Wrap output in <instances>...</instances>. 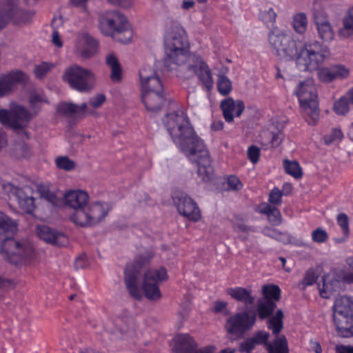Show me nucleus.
I'll return each mask as SVG.
<instances>
[{
	"instance_id": "nucleus-1",
	"label": "nucleus",
	"mask_w": 353,
	"mask_h": 353,
	"mask_svg": "<svg viewBox=\"0 0 353 353\" xmlns=\"http://www.w3.org/2000/svg\"><path fill=\"white\" fill-rule=\"evenodd\" d=\"M165 56L163 62L168 70L174 68L172 64L182 66L188 62L189 73L184 77L188 79L196 75L207 90H211L214 81L211 70L201 56L190 53V46L185 30L175 22H172L165 29L163 39Z\"/></svg>"
},
{
	"instance_id": "nucleus-2",
	"label": "nucleus",
	"mask_w": 353,
	"mask_h": 353,
	"mask_svg": "<svg viewBox=\"0 0 353 353\" xmlns=\"http://www.w3.org/2000/svg\"><path fill=\"white\" fill-rule=\"evenodd\" d=\"M163 123L174 143L190 159L196 157L194 161L198 167V176L203 182L210 181L214 172L210 157L203 140L191 125L188 114L181 109L168 112Z\"/></svg>"
},
{
	"instance_id": "nucleus-3",
	"label": "nucleus",
	"mask_w": 353,
	"mask_h": 353,
	"mask_svg": "<svg viewBox=\"0 0 353 353\" xmlns=\"http://www.w3.org/2000/svg\"><path fill=\"white\" fill-rule=\"evenodd\" d=\"M268 41L280 59H295L296 66L300 71H314L330 54L327 47L316 41L305 42L298 48L293 37L277 28L269 32Z\"/></svg>"
},
{
	"instance_id": "nucleus-4",
	"label": "nucleus",
	"mask_w": 353,
	"mask_h": 353,
	"mask_svg": "<svg viewBox=\"0 0 353 353\" xmlns=\"http://www.w3.org/2000/svg\"><path fill=\"white\" fill-rule=\"evenodd\" d=\"M152 255L144 254L136 256L133 263L124 272V282L129 294L134 299L141 301L143 295L150 301L161 297L159 284L168 279L167 270L163 267L151 268L144 274L142 287L139 286L141 270L148 265Z\"/></svg>"
},
{
	"instance_id": "nucleus-5",
	"label": "nucleus",
	"mask_w": 353,
	"mask_h": 353,
	"mask_svg": "<svg viewBox=\"0 0 353 353\" xmlns=\"http://www.w3.org/2000/svg\"><path fill=\"white\" fill-rule=\"evenodd\" d=\"M17 230V223L0 211V238H4L1 252L6 261L18 265L32 259L34 250L31 244L21 243L12 238Z\"/></svg>"
},
{
	"instance_id": "nucleus-6",
	"label": "nucleus",
	"mask_w": 353,
	"mask_h": 353,
	"mask_svg": "<svg viewBox=\"0 0 353 353\" xmlns=\"http://www.w3.org/2000/svg\"><path fill=\"white\" fill-rule=\"evenodd\" d=\"M295 94L305 121L310 125H316L319 119L317 90L312 79L300 81Z\"/></svg>"
},
{
	"instance_id": "nucleus-7",
	"label": "nucleus",
	"mask_w": 353,
	"mask_h": 353,
	"mask_svg": "<svg viewBox=\"0 0 353 353\" xmlns=\"http://www.w3.org/2000/svg\"><path fill=\"white\" fill-rule=\"evenodd\" d=\"M100 28L103 34L111 36L121 43H129L132 38L130 25L119 10L106 12L100 19Z\"/></svg>"
},
{
	"instance_id": "nucleus-8",
	"label": "nucleus",
	"mask_w": 353,
	"mask_h": 353,
	"mask_svg": "<svg viewBox=\"0 0 353 353\" xmlns=\"http://www.w3.org/2000/svg\"><path fill=\"white\" fill-rule=\"evenodd\" d=\"M112 210L111 205L105 201L88 203L84 210H79L70 215V220L83 228L96 225L103 221Z\"/></svg>"
},
{
	"instance_id": "nucleus-9",
	"label": "nucleus",
	"mask_w": 353,
	"mask_h": 353,
	"mask_svg": "<svg viewBox=\"0 0 353 353\" xmlns=\"http://www.w3.org/2000/svg\"><path fill=\"white\" fill-rule=\"evenodd\" d=\"M63 80L73 90L85 92L92 90L94 76L90 70L74 64L65 70Z\"/></svg>"
},
{
	"instance_id": "nucleus-10",
	"label": "nucleus",
	"mask_w": 353,
	"mask_h": 353,
	"mask_svg": "<svg viewBox=\"0 0 353 353\" xmlns=\"http://www.w3.org/2000/svg\"><path fill=\"white\" fill-rule=\"evenodd\" d=\"M172 198L178 212L189 221H199L201 213L196 203L185 192L175 190L172 193Z\"/></svg>"
},
{
	"instance_id": "nucleus-11",
	"label": "nucleus",
	"mask_w": 353,
	"mask_h": 353,
	"mask_svg": "<svg viewBox=\"0 0 353 353\" xmlns=\"http://www.w3.org/2000/svg\"><path fill=\"white\" fill-rule=\"evenodd\" d=\"M256 321V315H250L248 312H238L231 316L225 323L227 332L235 336H241L252 328Z\"/></svg>"
},
{
	"instance_id": "nucleus-12",
	"label": "nucleus",
	"mask_w": 353,
	"mask_h": 353,
	"mask_svg": "<svg viewBox=\"0 0 353 353\" xmlns=\"http://www.w3.org/2000/svg\"><path fill=\"white\" fill-rule=\"evenodd\" d=\"M173 343L174 353H212L216 350V347L212 345L198 348L197 343L188 334H176Z\"/></svg>"
},
{
	"instance_id": "nucleus-13",
	"label": "nucleus",
	"mask_w": 353,
	"mask_h": 353,
	"mask_svg": "<svg viewBox=\"0 0 353 353\" xmlns=\"http://www.w3.org/2000/svg\"><path fill=\"white\" fill-rule=\"evenodd\" d=\"M3 188L9 190L10 193L15 196L20 208L27 214H32L35 209L34 190L30 186L26 185L23 188L13 186L8 183L3 184Z\"/></svg>"
},
{
	"instance_id": "nucleus-14",
	"label": "nucleus",
	"mask_w": 353,
	"mask_h": 353,
	"mask_svg": "<svg viewBox=\"0 0 353 353\" xmlns=\"http://www.w3.org/2000/svg\"><path fill=\"white\" fill-rule=\"evenodd\" d=\"M23 10L17 6L16 0L0 1V30L6 28L10 21L14 24L20 23L17 17L23 14Z\"/></svg>"
},
{
	"instance_id": "nucleus-15",
	"label": "nucleus",
	"mask_w": 353,
	"mask_h": 353,
	"mask_svg": "<svg viewBox=\"0 0 353 353\" xmlns=\"http://www.w3.org/2000/svg\"><path fill=\"white\" fill-rule=\"evenodd\" d=\"M141 91H158L164 92L162 81L156 72L150 66H144L139 70Z\"/></svg>"
},
{
	"instance_id": "nucleus-16",
	"label": "nucleus",
	"mask_w": 353,
	"mask_h": 353,
	"mask_svg": "<svg viewBox=\"0 0 353 353\" xmlns=\"http://www.w3.org/2000/svg\"><path fill=\"white\" fill-rule=\"evenodd\" d=\"M28 75L20 70H12L0 77V96L3 97L12 91L16 83H26Z\"/></svg>"
},
{
	"instance_id": "nucleus-17",
	"label": "nucleus",
	"mask_w": 353,
	"mask_h": 353,
	"mask_svg": "<svg viewBox=\"0 0 353 353\" xmlns=\"http://www.w3.org/2000/svg\"><path fill=\"white\" fill-rule=\"evenodd\" d=\"M37 236L45 242L57 246H65L68 243V239L63 232L54 230L49 226L37 225Z\"/></svg>"
},
{
	"instance_id": "nucleus-18",
	"label": "nucleus",
	"mask_w": 353,
	"mask_h": 353,
	"mask_svg": "<svg viewBox=\"0 0 353 353\" xmlns=\"http://www.w3.org/2000/svg\"><path fill=\"white\" fill-rule=\"evenodd\" d=\"M220 108L222 110L225 121L228 123L234 121V117H239L245 109V105L242 100H234L232 97H228L221 101Z\"/></svg>"
},
{
	"instance_id": "nucleus-19",
	"label": "nucleus",
	"mask_w": 353,
	"mask_h": 353,
	"mask_svg": "<svg viewBox=\"0 0 353 353\" xmlns=\"http://www.w3.org/2000/svg\"><path fill=\"white\" fill-rule=\"evenodd\" d=\"M320 64L319 66H320ZM317 76L320 81L323 83H330L336 79H343L349 74V70L344 65H334L330 67H318ZM316 70V69L314 70Z\"/></svg>"
},
{
	"instance_id": "nucleus-20",
	"label": "nucleus",
	"mask_w": 353,
	"mask_h": 353,
	"mask_svg": "<svg viewBox=\"0 0 353 353\" xmlns=\"http://www.w3.org/2000/svg\"><path fill=\"white\" fill-rule=\"evenodd\" d=\"M32 119L31 112L21 105L11 106L10 128L14 130H21L27 126Z\"/></svg>"
},
{
	"instance_id": "nucleus-21",
	"label": "nucleus",
	"mask_w": 353,
	"mask_h": 353,
	"mask_svg": "<svg viewBox=\"0 0 353 353\" xmlns=\"http://www.w3.org/2000/svg\"><path fill=\"white\" fill-rule=\"evenodd\" d=\"M141 99L145 109L154 112L160 110L166 100L165 93L158 91H141Z\"/></svg>"
},
{
	"instance_id": "nucleus-22",
	"label": "nucleus",
	"mask_w": 353,
	"mask_h": 353,
	"mask_svg": "<svg viewBox=\"0 0 353 353\" xmlns=\"http://www.w3.org/2000/svg\"><path fill=\"white\" fill-rule=\"evenodd\" d=\"M314 17L320 39L326 42L331 41L334 34L332 27L327 20V16L323 11H316Z\"/></svg>"
},
{
	"instance_id": "nucleus-23",
	"label": "nucleus",
	"mask_w": 353,
	"mask_h": 353,
	"mask_svg": "<svg viewBox=\"0 0 353 353\" xmlns=\"http://www.w3.org/2000/svg\"><path fill=\"white\" fill-rule=\"evenodd\" d=\"M98 47V41L88 33H83L77 44V51L83 58L94 56L97 52Z\"/></svg>"
},
{
	"instance_id": "nucleus-24",
	"label": "nucleus",
	"mask_w": 353,
	"mask_h": 353,
	"mask_svg": "<svg viewBox=\"0 0 353 353\" xmlns=\"http://www.w3.org/2000/svg\"><path fill=\"white\" fill-rule=\"evenodd\" d=\"M65 203L74 209V212L84 210L89 201L88 194L81 190H70L64 195Z\"/></svg>"
},
{
	"instance_id": "nucleus-25",
	"label": "nucleus",
	"mask_w": 353,
	"mask_h": 353,
	"mask_svg": "<svg viewBox=\"0 0 353 353\" xmlns=\"http://www.w3.org/2000/svg\"><path fill=\"white\" fill-rule=\"evenodd\" d=\"M225 292L226 294L234 300L243 303L245 306L251 305L254 303L255 297L252 295L251 289L237 286L228 288Z\"/></svg>"
},
{
	"instance_id": "nucleus-26",
	"label": "nucleus",
	"mask_w": 353,
	"mask_h": 353,
	"mask_svg": "<svg viewBox=\"0 0 353 353\" xmlns=\"http://www.w3.org/2000/svg\"><path fill=\"white\" fill-rule=\"evenodd\" d=\"M353 314V298L348 296L338 297L334 304V318Z\"/></svg>"
},
{
	"instance_id": "nucleus-27",
	"label": "nucleus",
	"mask_w": 353,
	"mask_h": 353,
	"mask_svg": "<svg viewBox=\"0 0 353 353\" xmlns=\"http://www.w3.org/2000/svg\"><path fill=\"white\" fill-rule=\"evenodd\" d=\"M337 334L343 338L353 336V314L334 318Z\"/></svg>"
},
{
	"instance_id": "nucleus-28",
	"label": "nucleus",
	"mask_w": 353,
	"mask_h": 353,
	"mask_svg": "<svg viewBox=\"0 0 353 353\" xmlns=\"http://www.w3.org/2000/svg\"><path fill=\"white\" fill-rule=\"evenodd\" d=\"M257 211L267 216L268 221L273 226H278L282 223V216L280 210L276 207H272L269 203L263 202L258 206Z\"/></svg>"
},
{
	"instance_id": "nucleus-29",
	"label": "nucleus",
	"mask_w": 353,
	"mask_h": 353,
	"mask_svg": "<svg viewBox=\"0 0 353 353\" xmlns=\"http://www.w3.org/2000/svg\"><path fill=\"white\" fill-rule=\"evenodd\" d=\"M283 311L279 309L266 321L268 329L272 331V335L275 336V337L279 336V335L283 328Z\"/></svg>"
},
{
	"instance_id": "nucleus-30",
	"label": "nucleus",
	"mask_w": 353,
	"mask_h": 353,
	"mask_svg": "<svg viewBox=\"0 0 353 353\" xmlns=\"http://www.w3.org/2000/svg\"><path fill=\"white\" fill-rule=\"evenodd\" d=\"M106 64L111 70V80L115 83L120 82L122 77V68L118 59L114 54H110L107 56Z\"/></svg>"
},
{
	"instance_id": "nucleus-31",
	"label": "nucleus",
	"mask_w": 353,
	"mask_h": 353,
	"mask_svg": "<svg viewBox=\"0 0 353 353\" xmlns=\"http://www.w3.org/2000/svg\"><path fill=\"white\" fill-rule=\"evenodd\" d=\"M87 109V103H83L77 105L72 103L62 102L57 105V112L61 115L69 116L80 112H85Z\"/></svg>"
},
{
	"instance_id": "nucleus-32",
	"label": "nucleus",
	"mask_w": 353,
	"mask_h": 353,
	"mask_svg": "<svg viewBox=\"0 0 353 353\" xmlns=\"http://www.w3.org/2000/svg\"><path fill=\"white\" fill-rule=\"evenodd\" d=\"M276 307L274 301H260L256 304V314L261 321L267 319L273 315Z\"/></svg>"
},
{
	"instance_id": "nucleus-33",
	"label": "nucleus",
	"mask_w": 353,
	"mask_h": 353,
	"mask_svg": "<svg viewBox=\"0 0 353 353\" xmlns=\"http://www.w3.org/2000/svg\"><path fill=\"white\" fill-rule=\"evenodd\" d=\"M268 353H290L288 343L285 335H280L268 344Z\"/></svg>"
},
{
	"instance_id": "nucleus-34",
	"label": "nucleus",
	"mask_w": 353,
	"mask_h": 353,
	"mask_svg": "<svg viewBox=\"0 0 353 353\" xmlns=\"http://www.w3.org/2000/svg\"><path fill=\"white\" fill-rule=\"evenodd\" d=\"M262 294L264 301H279L281 299V290L279 285L266 284L262 287Z\"/></svg>"
},
{
	"instance_id": "nucleus-35",
	"label": "nucleus",
	"mask_w": 353,
	"mask_h": 353,
	"mask_svg": "<svg viewBox=\"0 0 353 353\" xmlns=\"http://www.w3.org/2000/svg\"><path fill=\"white\" fill-rule=\"evenodd\" d=\"M343 28L340 30L339 34L343 37H349L353 34V7L350 8L343 20Z\"/></svg>"
},
{
	"instance_id": "nucleus-36",
	"label": "nucleus",
	"mask_w": 353,
	"mask_h": 353,
	"mask_svg": "<svg viewBox=\"0 0 353 353\" xmlns=\"http://www.w3.org/2000/svg\"><path fill=\"white\" fill-rule=\"evenodd\" d=\"M292 27L294 31L303 34L305 32L307 28V18L305 13L299 12L294 15L292 21Z\"/></svg>"
},
{
	"instance_id": "nucleus-37",
	"label": "nucleus",
	"mask_w": 353,
	"mask_h": 353,
	"mask_svg": "<svg viewBox=\"0 0 353 353\" xmlns=\"http://www.w3.org/2000/svg\"><path fill=\"white\" fill-rule=\"evenodd\" d=\"M283 167L286 173L294 178L298 179L302 177L303 171L299 162L285 159L283 161Z\"/></svg>"
},
{
	"instance_id": "nucleus-38",
	"label": "nucleus",
	"mask_w": 353,
	"mask_h": 353,
	"mask_svg": "<svg viewBox=\"0 0 353 353\" xmlns=\"http://www.w3.org/2000/svg\"><path fill=\"white\" fill-rule=\"evenodd\" d=\"M277 14L272 8L261 10L259 14V19L266 26L267 28H273L276 22Z\"/></svg>"
},
{
	"instance_id": "nucleus-39",
	"label": "nucleus",
	"mask_w": 353,
	"mask_h": 353,
	"mask_svg": "<svg viewBox=\"0 0 353 353\" xmlns=\"http://www.w3.org/2000/svg\"><path fill=\"white\" fill-rule=\"evenodd\" d=\"M55 68V64L52 62L42 61L35 65L33 70L35 78L43 79L47 74Z\"/></svg>"
},
{
	"instance_id": "nucleus-40",
	"label": "nucleus",
	"mask_w": 353,
	"mask_h": 353,
	"mask_svg": "<svg viewBox=\"0 0 353 353\" xmlns=\"http://www.w3.org/2000/svg\"><path fill=\"white\" fill-rule=\"evenodd\" d=\"M217 90L222 96H228L232 90V84L230 79L225 75H219L217 79Z\"/></svg>"
},
{
	"instance_id": "nucleus-41",
	"label": "nucleus",
	"mask_w": 353,
	"mask_h": 353,
	"mask_svg": "<svg viewBox=\"0 0 353 353\" xmlns=\"http://www.w3.org/2000/svg\"><path fill=\"white\" fill-rule=\"evenodd\" d=\"M344 137L343 133L339 128H332L330 133L324 135L323 141L325 145L339 144Z\"/></svg>"
},
{
	"instance_id": "nucleus-42",
	"label": "nucleus",
	"mask_w": 353,
	"mask_h": 353,
	"mask_svg": "<svg viewBox=\"0 0 353 353\" xmlns=\"http://www.w3.org/2000/svg\"><path fill=\"white\" fill-rule=\"evenodd\" d=\"M57 168L67 172H70L75 168L76 163L68 156H59L54 160Z\"/></svg>"
},
{
	"instance_id": "nucleus-43",
	"label": "nucleus",
	"mask_w": 353,
	"mask_h": 353,
	"mask_svg": "<svg viewBox=\"0 0 353 353\" xmlns=\"http://www.w3.org/2000/svg\"><path fill=\"white\" fill-rule=\"evenodd\" d=\"M352 106L350 101L344 97L342 96L334 103V111L338 115H345Z\"/></svg>"
},
{
	"instance_id": "nucleus-44",
	"label": "nucleus",
	"mask_w": 353,
	"mask_h": 353,
	"mask_svg": "<svg viewBox=\"0 0 353 353\" xmlns=\"http://www.w3.org/2000/svg\"><path fill=\"white\" fill-rule=\"evenodd\" d=\"M319 278V274L314 268L308 269L302 279L299 283V286L302 289L306 288L307 286L314 284Z\"/></svg>"
},
{
	"instance_id": "nucleus-45",
	"label": "nucleus",
	"mask_w": 353,
	"mask_h": 353,
	"mask_svg": "<svg viewBox=\"0 0 353 353\" xmlns=\"http://www.w3.org/2000/svg\"><path fill=\"white\" fill-rule=\"evenodd\" d=\"M41 197L46 200L52 205L57 206L60 203L59 199L57 194L50 191L48 188L41 185L38 188Z\"/></svg>"
},
{
	"instance_id": "nucleus-46",
	"label": "nucleus",
	"mask_w": 353,
	"mask_h": 353,
	"mask_svg": "<svg viewBox=\"0 0 353 353\" xmlns=\"http://www.w3.org/2000/svg\"><path fill=\"white\" fill-rule=\"evenodd\" d=\"M228 191H239L241 190L243 185L239 178L236 175H230L227 176L226 181Z\"/></svg>"
},
{
	"instance_id": "nucleus-47",
	"label": "nucleus",
	"mask_w": 353,
	"mask_h": 353,
	"mask_svg": "<svg viewBox=\"0 0 353 353\" xmlns=\"http://www.w3.org/2000/svg\"><path fill=\"white\" fill-rule=\"evenodd\" d=\"M270 336V334L267 332L258 331L252 338L256 345H263L267 349L268 344L270 343V342H269Z\"/></svg>"
},
{
	"instance_id": "nucleus-48",
	"label": "nucleus",
	"mask_w": 353,
	"mask_h": 353,
	"mask_svg": "<svg viewBox=\"0 0 353 353\" xmlns=\"http://www.w3.org/2000/svg\"><path fill=\"white\" fill-rule=\"evenodd\" d=\"M337 223L341 227L342 232L345 237H348L350 234L349 219L345 213H340L336 218Z\"/></svg>"
},
{
	"instance_id": "nucleus-49",
	"label": "nucleus",
	"mask_w": 353,
	"mask_h": 353,
	"mask_svg": "<svg viewBox=\"0 0 353 353\" xmlns=\"http://www.w3.org/2000/svg\"><path fill=\"white\" fill-rule=\"evenodd\" d=\"M283 192L274 187L270 192L268 202L275 205H281L282 203Z\"/></svg>"
},
{
	"instance_id": "nucleus-50",
	"label": "nucleus",
	"mask_w": 353,
	"mask_h": 353,
	"mask_svg": "<svg viewBox=\"0 0 353 353\" xmlns=\"http://www.w3.org/2000/svg\"><path fill=\"white\" fill-rule=\"evenodd\" d=\"M261 155V150L259 147L255 145H252L248 147L247 150V156L249 161L253 163L256 164L259 162V158Z\"/></svg>"
},
{
	"instance_id": "nucleus-51",
	"label": "nucleus",
	"mask_w": 353,
	"mask_h": 353,
	"mask_svg": "<svg viewBox=\"0 0 353 353\" xmlns=\"http://www.w3.org/2000/svg\"><path fill=\"white\" fill-rule=\"evenodd\" d=\"M268 135L270 138V141L268 145L270 146V148H276L279 146L283 140V135L280 132H269Z\"/></svg>"
},
{
	"instance_id": "nucleus-52",
	"label": "nucleus",
	"mask_w": 353,
	"mask_h": 353,
	"mask_svg": "<svg viewBox=\"0 0 353 353\" xmlns=\"http://www.w3.org/2000/svg\"><path fill=\"white\" fill-rule=\"evenodd\" d=\"M312 239L314 242L324 243L327 240L328 235L324 230L319 228L312 232Z\"/></svg>"
},
{
	"instance_id": "nucleus-53",
	"label": "nucleus",
	"mask_w": 353,
	"mask_h": 353,
	"mask_svg": "<svg viewBox=\"0 0 353 353\" xmlns=\"http://www.w3.org/2000/svg\"><path fill=\"white\" fill-rule=\"evenodd\" d=\"M256 344L252 337L246 339L243 341L240 346L239 351L241 352L250 353L255 347Z\"/></svg>"
},
{
	"instance_id": "nucleus-54",
	"label": "nucleus",
	"mask_w": 353,
	"mask_h": 353,
	"mask_svg": "<svg viewBox=\"0 0 353 353\" xmlns=\"http://www.w3.org/2000/svg\"><path fill=\"white\" fill-rule=\"evenodd\" d=\"M112 5L119 6L124 9L132 8L135 3V0H107Z\"/></svg>"
},
{
	"instance_id": "nucleus-55",
	"label": "nucleus",
	"mask_w": 353,
	"mask_h": 353,
	"mask_svg": "<svg viewBox=\"0 0 353 353\" xmlns=\"http://www.w3.org/2000/svg\"><path fill=\"white\" fill-rule=\"evenodd\" d=\"M263 234L265 236H269L274 239H279L283 234L281 232L278 230L277 229L266 227L263 230Z\"/></svg>"
},
{
	"instance_id": "nucleus-56",
	"label": "nucleus",
	"mask_w": 353,
	"mask_h": 353,
	"mask_svg": "<svg viewBox=\"0 0 353 353\" xmlns=\"http://www.w3.org/2000/svg\"><path fill=\"white\" fill-rule=\"evenodd\" d=\"M105 101V96L103 94H99L90 99L89 103L94 108H98L102 105Z\"/></svg>"
},
{
	"instance_id": "nucleus-57",
	"label": "nucleus",
	"mask_w": 353,
	"mask_h": 353,
	"mask_svg": "<svg viewBox=\"0 0 353 353\" xmlns=\"http://www.w3.org/2000/svg\"><path fill=\"white\" fill-rule=\"evenodd\" d=\"M10 113L11 109L10 110L6 109H0V123L9 128L10 123Z\"/></svg>"
},
{
	"instance_id": "nucleus-58",
	"label": "nucleus",
	"mask_w": 353,
	"mask_h": 353,
	"mask_svg": "<svg viewBox=\"0 0 353 353\" xmlns=\"http://www.w3.org/2000/svg\"><path fill=\"white\" fill-rule=\"evenodd\" d=\"M29 101L32 108H34L36 104L39 102L48 103V100H46L41 94L36 92L32 93L30 94Z\"/></svg>"
},
{
	"instance_id": "nucleus-59",
	"label": "nucleus",
	"mask_w": 353,
	"mask_h": 353,
	"mask_svg": "<svg viewBox=\"0 0 353 353\" xmlns=\"http://www.w3.org/2000/svg\"><path fill=\"white\" fill-rule=\"evenodd\" d=\"M228 306V303L223 301H216L214 303L213 311L216 313L221 312Z\"/></svg>"
},
{
	"instance_id": "nucleus-60",
	"label": "nucleus",
	"mask_w": 353,
	"mask_h": 353,
	"mask_svg": "<svg viewBox=\"0 0 353 353\" xmlns=\"http://www.w3.org/2000/svg\"><path fill=\"white\" fill-rule=\"evenodd\" d=\"M336 353H353V346L340 345L336 347Z\"/></svg>"
},
{
	"instance_id": "nucleus-61",
	"label": "nucleus",
	"mask_w": 353,
	"mask_h": 353,
	"mask_svg": "<svg viewBox=\"0 0 353 353\" xmlns=\"http://www.w3.org/2000/svg\"><path fill=\"white\" fill-rule=\"evenodd\" d=\"M52 43L57 47H62L63 43L59 37V33L58 31L54 30L52 32Z\"/></svg>"
},
{
	"instance_id": "nucleus-62",
	"label": "nucleus",
	"mask_w": 353,
	"mask_h": 353,
	"mask_svg": "<svg viewBox=\"0 0 353 353\" xmlns=\"http://www.w3.org/2000/svg\"><path fill=\"white\" fill-rule=\"evenodd\" d=\"M88 0H70V3L74 7H85Z\"/></svg>"
},
{
	"instance_id": "nucleus-63",
	"label": "nucleus",
	"mask_w": 353,
	"mask_h": 353,
	"mask_svg": "<svg viewBox=\"0 0 353 353\" xmlns=\"http://www.w3.org/2000/svg\"><path fill=\"white\" fill-rule=\"evenodd\" d=\"M311 348L315 353H321L322 347L321 344L319 342H312L311 341Z\"/></svg>"
},
{
	"instance_id": "nucleus-64",
	"label": "nucleus",
	"mask_w": 353,
	"mask_h": 353,
	"mask_svg": "<svg viewBox=\"0 0 353 353\" xmlns=\"http://www.w3.org/2000/svg\"><path fill=\"white\" fill-rule=\"evenodd\" d=\"M353 106V87L351 88L344 95Z\"/></svg>"
}]
</instances>
